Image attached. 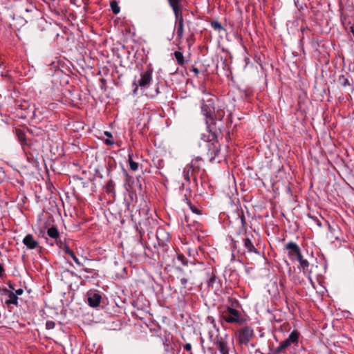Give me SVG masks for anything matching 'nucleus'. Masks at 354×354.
Here are the masks:
<instances>
[{
	"mask_svg": "<svg viewBox=\"0 0 354 354\" xmlns=\"http://www.w3.org/2000/svg\"><path fill=\"white\" fill-rule=\"evenodd\" d=\"M214 110V97L210 94H207L205 97L202 100L201 112L205 116L207 128L212 138L203 135L199 145L207 149L206 156L210 162L215 160L221 151V145L218 138L221 137V124L218 123L216 127L215 122L212 119Z\"/></svg>",
	"mask_w": 354,
	"mask_h": 354,
	"instance_id": "f257e3e1",
	"label": "nucleus"
},
{
	"mask_svg": "<svg viewBox=\"0 0 354 354\" xmlns=\"http://www.w3.org/2000/svg\"><path fill=\"white\" fill-rule=\"evenodd\" d=\"M203 161L202 158L198 156L195 158L192 159L189 164H187L185 168L183 169V175L184 180L188 183H191V179L192 178L194 185L196 189V191L199 192L200 195H203L205 194V192L202 189H200L198 187V177H200L201 181V187L203 189H205V186L207 185L209 189H211L210 185L203 180V176L205 174V170L203 168ZM205 194H207V192H205Z\"/></svg>",
	"mask_w": 354,
	"mask_h": 354,
	"instance_id": "f03ea898",
	"label": "nucleus"
},
{
	"mask_svg": "<svg viewBox=\"0 0 354 354\" xmlns=\"http://www.w3.org/2000/svg\"><path fill=\"white\" fill-rule=\"evenodd\" d=\"M254 236L252 234H248L247 232L243 233L242 242H243V248H241L238 246V241L235 240L234 238H231V249L232 252V255L234 252L236 251L238 253L241 254H245V252L248 253H254L259 254V251L255 248L253 240Z\"/></svg>",
	"mask_w": 354,
	"mask_h": 354,
	"instance_id": "7ed1b4c3",
	"label": "nucleus"
},
{
	"mask_svg": "<svg viewBox=\"0 0 354 354\" xmlns=\"http://www.w3.org/2000/svg\"><path fill=\"white\" fill-rule=\"evenodd\" d=\"M221 322H225L228 324H236L244 325L246 322L245 319L243 317L241 313L232 307H226L220 313Z\"/></svg>",
	"mask_w": 354,
	"mask_h": 354,
	"instance_id": "20e7f679",
	"label": "nucleus"
},
{
	"mask_svg": "<svg viewBox=\"0 0 354 354\" xmlns=\"http://www.w3.org/2000/svg\"><path fill=\"white\" fill-rule=\"evenodd\" d=\"M300 333L297 330H294L289 335L288 337L284 341L281 342L279 345L273 351L272 354L284 353L286 350L291 345L297 346Z\"/></svg>",
	"mask_w": 354,
	"mask_h": 354,
	"instance_id": "39448f33",
	"label": "nucleus"
},
{
	"mask_svg": "<svg viewBox=\"0 0 354 354\" xmlns=\"http://www.w3.org/2000/svg\"><path fill=\"white\" fill-rule=\"evenodd\" d=\"M16 136L27 157L28 158L29 155L32 156L30 150L32 149L35 141L32 139L27 138L25 132L19 129H16Z\"/></svg>",
	"mask_w": 354,
	"mask_h": 354,
	"instance_id": "423d86ee",
	"label": "nucleus"
},
{
	"mask_svg": "<svg viewBox=\"0 0 354 354\" xmlns=\"http://www.w3.org/2000/svg\"><path fill=\"white\" fill-rule=\"evenodd\" d=\"M254 335V330L250 326H244L235 333L236 339L240 345L247 346Z\"/></svg>",
	"mask_w": 354,
	"mask_h": 354,
	"instance_id": "0eeeda50",
	"label": "nucleus"
},
{
	"mask_svg": "<svg viewBox=\"0 0 354 354\" xmlns=\"http://www.w3.org/2000/svg\"><path fill=\"white\" fill-rule=\"evenodd\" d=\"M183 0H168V3L171 8L174 17L175 25H184V18L183 15Z\"/></svg>",
	"mask_w": 354,
	"mask_h": 354,
	"instance_id": "6e6552de",
	"label": "nucleus"
},
{
	"mask_svg": "<svg viewBox=\"0 0 354 354\" xmlns=\"http://www.w3.org/2000/svg\"><path fill=\"white\" fill-rule=\"evenodd\" d=\"M13 1L15 3V8L21 14H28L37 11L32 0H13Z\"/></svg>",
	"mask_w": 354,
	"mask_h": 354,
	"instance_id": "1a4fd4ad",
	"label": "nucleus"
},
{
	"mask_svg": "<svg viewBox=\"0 0 354 354\" xmlns=\"http://www.w3.org/2000/svg\"><path fill=\"white\" fill-rule=\"evenodd\" d=\"M213 343L216 346L221 354H229L230 346L228 342V335H217L213 339Z\"/></svg>",
	"mask_w": 354,
	"mask_h": 354,
	"instance_id": "9d476101",
	"label": "nucleus"
},
{
	"mask_svg": "<svg viewBox=\"0 0 354 354\" xmlns=\"http://www.w3.org/2000/svg\"><path fill=\"white\" fill-rule=\"evenodd\" d=\"M149 209H142V211L139 210V214H141V212H142L143 215L145 216L144 218H140L139 219L135 218V221L138 222V223L141 226L143 225L146 230L149 232H151V230L155 227V226L157 224V221L156 219H153V218L147 216Z\"/></svg>",
	"mask_w": 354,
	"mask_h": 354,
	"instance_id": "9b49d317",
	"label": "nucleus"
},
{
	"mask_svg": "<svg viewBox=\"0 0 354 354\" xmlns=\"http://www.w3.org/2000/svg\"><path fill=\"white\" fill-rule=\"evenodd\" d=\"M152 68H149L145 71L141 73L140 80L138 81V84H136L135 82H133V84L136 85V88L133 90L134 93H136L138 86H140L141 88H147L149 86L152 80Z\"/></svg>",
	"mask_w": 354,
	"mask_h": 354,
	"instance_id": "f8f14e48",
	"label": "nucleus"
},
{
	"mask_svg": "<svg viewBox=\"0 0 354 354\" xmlns=\"http://www.w3.org/2000/svg\"><path fill=\"white\" fill-rule=\"evenodd\" d=\"M284 250L288 251V257L291 260H296L301 257V252L298 245L294 242H289L284 246Z\"/></svg>",
	"mask_w": 354,
	"mask_h": 354,
	"instance_id": "ddd939ff",
	"label": "nucleus"
},
{
	"mask_svg": "<svg viewBox=\"0 0 354 354\" xmlns=\"http://www.w3.org/2000/svg\"><path fill=\"white\" fill-rule=\"evenodd\" d=\"M225 115V109L223 108H217L216 110H214L212 114V119L215 122L216 126L217 124L221 123V136H223V131L224 129V122L223 121V119Z\"/></svg>",
	"mask_w": 354,
	"mask_h": 354,
	"instance_id": "4468645a",
	"label": "nucleus"
},
{
	"mask_svg": "<svg viewBox=\"0 0 354 354\" xmlns=\"http://www.w3.org/2000/svg\"><path fill=\"white\" fill-rule=\"evenodd\" d=\"M102 299L101 295L95 292H88L87 293V303L91 307L99 306Z\"/></svg>",
	"mask_w": 354,
	"mask_h": 354,
	"instance_id": "2eb2a0df",
	"label": "nucleus"
},
{
	"mask_svg": "<svg viewBox=\"0 0 354 354\" xmlns=\"http://www.w3.org/2000/svg\"><path fill=\"white\" fill-rule=\"evenodd\" d=\"M22 242L29 250H34L39 246V242L35 240L33 235L30 234H27L24 238Z\"/></svg>",
	"mask_w": 354,
	"mask_h": 354,
	"instance_id": "dca6fc26",
	"label": "nucleus"
},
{
	"mask_svg": "<svg viewBox=\"0 0 354 354\" xmlns=\"http://www.w3.org/2000/svg\"><path fill=\"white\" fill-rule=\"evenodd\" d=\"M3 292L4 295H7L8 297V299L6 301V304L7 306H9L10 304H14L16 306H19L18 297L16 296V294H15L13 291L8 289H4Z\"/></svg>",
	"mask_w": 354,
	"mask_h": 354,
	"instance_id": "f3484780",
	"label": "nucleus"
},
{
	"mask_svg": "<svg viewBox=\"0 0 354 354\" xmlns=\"http://www.w3.org/2000/svg\"><path fill=\"white\" fill-rule=\"evenodd\" d=\"M123 173L125 177L124 188L126 190H131L132 188H134V178L129 174L125 169H123Z\"/></svg>",
	"mask_w": 354,
	"mask_h": 354,
	"instance_id": "a211bd4d",
	"label": "nucleus"
},
{
	"mask_svg": "<svg viewBox=\"0 0 354 354\" xmlns=\"http://www.w3.org/2000/svg\"><path fill=\"white\" fill-rule=\"evenodd\" d=\"M207 277L208 280L207 281V287L209 288L214 289L215 285L217 283V277L213 271L207 270L206 272Z\"/></svg>",
	"mask_w": 354,
	"mask_h": 354,
	"instance_id": "6ab92c4d",
	"label": "nucleus"
},
{
	"mask_svg": "<svg viewBox=\"0 0 354 354\" xmlns=\"http://www.w3.org/2000/svg\"><path fill=\"white\" fill-rule=\"evenodd\" d=\"M115 183L113 180H109L105 186V192L107 194H109L112 196L113 198L115 197Z\"/></svg>",
	"mask_w": 354,
	"mask_h": 354,
	"instance_id": "aec40b11",
	"label": "nucleus"
},
{
	"mask_svg": "<svg viewBox=\"0 0 354 354\" xmlns=\"http://www.w3.org/2000/svg\"><path fill=\"white\" fill-rule=\"evenodd\" d=\"M47 234L52 239H58L59 232L55 226H52L47 230Z\"/></svg>",
	"mask_w": 354,
	"mask_h": 354,
	"instance_id": "412c9836",
	"label": "nucleus"
},
{
	"mask_svg": "<svg viewBox=\"0 0 354 354\" xmlns=\"http://www.w3.org/2000/svg\"><path fill=\"white\" fill-rule=\"evenodd\" d=\"M338 83L344 87L348 86L351 85V81L348 80V77L344 75H339L338 77Z\"/></svg>",
	"mask_w": 354,
	"mask_h": 354,
	"instance_id": "4be33fe9",
	"label": "nucleus"
},
{
	"mask_svg": "<svg viewBox=\"0 0 354 354\" xmlns=\"http://www.w3.org/2000/svg\"><path fill=\"white\" fill-rule=\"evenodd\" d=\"M174 256L176 257V261H175V259L173 260L174 265L176 264V261L180 262L183 266L187 265L188 261L186 259V258L183 254H178L177 252H175Z\"/></svg>",
	"mask_w": 354,
	"mask_h": 354,
	"instance_id": "5701e85b",
	"label": "nucleus"
},
{
	"mask_svg": "<svg viewBox=\"0 0 354 354\" xmlns=\"http://www.w3.org/2000/svg\"><path fill=\"white\" fill-rule=\"evenodd\" d=\"M175 30L176 32V39L179 41L181 40L183 37L184 25H175Z\"/></svg>",
	"mask_w": 354,
	"mask_h": 354,
	"instance_id": "b1692460",
	"label": "nucleus"
},
{
	"mask_svg": "<svg viewBox=\"0 0 354 354\" xmlns=\"http://www.w3.org/2000/svg\"><path fill=\"white\" fill-rule=\"evenodd\" d=\"M174 55L176 59L177 63L180 66H183L185 64V62L184 56H183V53L180 51H175Z\"/></svg>",
	"mask_w": 354,
	"mask_h": 354,
	"instance_id": "393cba45",
	"label": "nucleus"
},
{
	"mask_svg": "<svg viewBox=\"0 0 354 354\" xmlns=\"http://www.w3.org/2000/svg\"><path fill=\"white\" fill-rule=\"evenodd\" d=\"M239 216L240 217L241 223V228L240 232H242L243 233V232L245 233V232H247L246 221H245V218L243 212H242L241 214H239Z\"/></svg>",
	"mask_w": 354,
	"mask_h": 354,
	"instance_id": "a878e982",
	"label": "nucleus"
},
{
	"mask_svg": "<svg viewBox=\"0 0 354 354\" xmlns=\"http://www.w3.org/2000/svg\"><path fill=\"white\" fill-rule=\"evenodd\" d=\"M110 6H111V9L112 12L115 15H117L120 12V7L118 4V2L116 1H115V0L111 1L110 3Z\"/></svg>",
	"mask_w": 354,
	"mask_h": 354,
	"instance_id": "bb28decb",
	"label": "nucleus"
},
{
	"mask_svg": "<svg viewBox=\"0 0 354 354\" xmlns=\"http://www.w3.org/2000/svg\"><path fill=\"white\" fill-rule=\"evenodd\" d=\"M128 162H129V164L130 169L132 171L138 170V164L133 160L132 155L131 154H129Z\"/></svg>",
	"mask_w": 354,
	"mask_h": 354,
	"instance_id": "cd10ccee",
	"label": "nucleus"
},
{
	"mask_svg": "<svg viewBox=\"0 0 354 354\" xmlns=\"http://www.w3.org/2000/svg\"><path fill=\"white\" fill-rule=\"evenodd\" d=\"M297 260L299 261L301 268L305 270L309 267V262L306 259H304L302 254L301 257H298Z\"/></svg>",
	"mask_w": 354,
	"mask_h": 354,
	"instance_id": "c85d7f7f",
	"label": "nucleus"
},
{
	"mask_svg": "<svg viewBox=\"0 0 354 354\" xmlns=\"http://www.w3.org/2000/svg\"><path fill=\"white\" fill-rule=\"evenodd\" d=\"M128 192L129 198L131 202H133L135 201H137V194L135 188H132L131 190H126Z\"/></svg>",
	"mask_w": 354,
	"mask_h": 354,
	"instance_id": "c756f323",
	"label": "nucleus"
},
{
	"mask_svg": "<svg viewBox=\"0 0 354 354\" xmlns=\"http://www.w3.org/2000/svg\"><path fill=\"white\" fill-rule=\"evenodd\" d=\"M185 199L187 201V203L188 204V205L192 212H194L196 214H198V215L201 214V210L197 207L192 205L191 201L187 198H185Z\"/></svg>",
	"mask_w": 354,
	"mask_h": 354,
	"instance_id": "7c9ffc66",
	"label": "nucleus"
},
{
	"mask_svg": "<svg viewBox=\"0 0 354 354\" xmlns=\"http://www.w3.org/2000/svg\"><path fill=\"white\" fill-rule=\"evenodd\" d=\"M81 271L85 272L91 274L92 277H95L97 275V271L94 269L85 268H82L81 270Z\"/></svg>",
	"mask_w": 354,
	"mask_h": 354,
	"instance_id": "2f4dec72",
	"label": "nucleus"
},
{
	"mask_svg": "<svg viewBox=\"0 0 354 354\" xmlns=\"http://www.w3.org/2000/svg\"><path fill=\"white\" fill-rule=\"evenodd\" d=\"M211 26L215 30H221L223 29V26L221 24L220 22L218 21H213L211 22Z\"/></svg>",
	"mask_w": 354,
	"mask_h": 354,
	"instance_id": "473e14b6",
	"label": "nucleus"
},
{
	"mask_svg": "<svg viewBox=\"0 0 354 354\" xmlns=\"http://www.w3.org/2000/svg\"><path fill=\"white\" fill-rule=\"evenodd\" d=\"M62 250L64 251L65 254L68 256H71L74 252L72 250L70 249V248L66 243L64 245H63Z\"/></svg>",
	"mask_w": 354,
	"mask_h": 354,
	"instance_id": "72a5a7b5",
	"label": "nucleus"
},
{
	"mask_svg": "<svg viewBox=\"0 0 354 354\" xmlns=\"http://www.w3.org/2000/svg\"><path fill=\"white\" fill-rule=\"evenodd\" d=\"M55 326V323L53 321L48 320L46 323V328L48 330L53 329Z\"/></svg>",
	"mask_w": 354,
	"mask_h": 354,
	"instance_id": "f704fd0d",
	"label": "nucleus"
},
{
	"mask_svg": "<svg viewBox=\"0 0 354 354\" xmlns=\"http://www.w3.org/2000/svg\"><path fill=\"white\" fill-rule=\"evenodd\" d=\"M229 301L231 304L230 307L234 308H235L236 307H238V306L239 304L238 300H236V299L230 298Z\"/></svg>",
	"mask_w": 354,
	"mask_h": 354,
	"instance_id": "c9c22d12",
	"label": "nucleus"
},
{
	"mask_svg": "<svg viewBox=\"0 0 354 354\" xmlns=\"http://www.w3.org/2000/svg\"><path fill=\"white\" fill-rule=\"evenodd\" d=\"M70 257L73 259V260L75 261V263L77 265H78L79 266H83V263H81V262L79 261L78 258L76 257V255L75 254V253H74V252H73V254H71Z\"/></svg>",
	"mask_w": 354,
	"mask_h": 354,
	"instance_id": "e433bc0d",
	"label": "nucleus"
},
{
	"mask_svg": "<svg viewBox=\"0 0 354 354\" xmlns=\"http://www.w3.org/2000/svg\"><path fill=\"white\" fill-rule=\"evenodd\" d=\"M56 245L62 249L63 248V245L66 244V243L61 240L60 236H59L58 239H55Z\"/></svg>",
	"mask_w": 354,
	"mask_h": 354,
	"instance_id": "4c0bfd02",
	"label": "nucleus"
},
{
	"mask_svg": "<svg viewBox=\"0 0 354 354\" xmlns=\"http://www.w3.org/2000/svg\"><path fill=\"white\" fill-rule=\"evenodd\" d=\"M207 319L210 322V323L212 324V326L214 328H216V330H218V328H217V326H216L214 319L212 317H209V316L207 317Z\"/></svg>",
	"mask_w": 354,
	"mask_h": 354,
	"instance_id": "58836bf2",
	"label": "nucleus"
},
{
	"mask_svg": "<svg viewBox=\"0 0 354 354\" xmlns=\"http://www.w3.org/2000/svg\"><path fill=\"white\" fill-rule=\"evenodd\" d=\"M194 35L192 34L189 37L187 38V42L188 43L189 47H190L191 45L194 43Z\"/></svg>",
	"mask_w": 354,
	"mask_h": 354,
	"instance_id": "ea45409f",
	"label": "nucleus"
},
{
	"mask_svg": "<svg viewBox=\"0 0 354 354\" xmlns=\"http://www.w3.org/2000/svg\"><path fill=\"white\" fill-rule=\"evenodd\" d=\"M187 281H188V279L186 278V277H182L180 279V283L181 285L185 288L186 287V285L187 283Z\"/></svg>",
	"mask_w": 354,
	"mask_h": 354,
	"instance_id": "a19ab883",
	"label": "nucleus"
},
{
	"mask_svg": "<svg viewBox=\"0 0 354 354\" xmlns=\"http://www.w3.org/2000/svg\"><path fill=\"white\" fill-rule=\"evenodd\" d=\"M184 348L187 351H189V352H191L192 351V345L191 344L189 343H187L186 344L184 345ZM192 354V353H190Z\"/></svg>",
	"mask_w": 354,
	"mask_h": 354,
	"instance_id": "79ce46f5",
	"label": "nucleus"
},
{
	"mask_svg": "<svg viewBox=\"0 0 354 354\" xmlns=\"http://www.w3.org/2000/svg\"><path fill=\"white\" fill-rule=\"evenodd\" d=\"M23 292H24V290L22 288H19L17 290H15V292H14V293L16 294V296L17 297L18 295H22Z\"/></svg>",
	"mask_w": 354,
	"mask_h": 354,
	"instance_id": "37998d69",
	"label": "nucleus"
},
{
	"mask_svg": "<svg viewBox=\"0 0 354 354\" xmlns=\"http://www.w3.org/2000/svg\"><path fill=\"white\" fill-rule=\"evenodd\" d=\"M192 71L194 73L195 75L196 76H198V74L200 73V71L198 69V68L196 67H194L193 66L192 68Z\"/></svg>",
	"mask_w": 354,
	"mask_h": 354,
	"instance_id": "c03bdc74",
	"label": "nucleus"
},
{
	"mask_svg": "<svg viewBox=\"0 0 354 354\" xmlns=\"http://www.w3.org/2000/svg\"><path fill=\"white\" fill-rule=\"evenodd\" d=\"M18 106H20L21 109H26L27 107H28V102H24V104H17Z\"/></svg>",
	"mask_w": 354,
	"mask_h": 354,
	"instance_id": "a18cd8bd",
	"label": "nucleus"
},
{
	"mask_svg": "<svg viewBox=\"0 0 354 354\" xmlns=\"http://www.w3.org/2000/svg\"><path fill=\"white\" fill-rule=\"evenodd\" d=\"M5 270L3 264L0 263V277H2L4 274Z\"/></svg>",
	"mask_w": 354,
	"mask_h": 354,
	"instance_id": "49530a36",
	"label": "nucleus"
},
{
	"mask_svg": "<svg viewBox=\"0 0 354 354\" xmlns=\"http://www.w3.org/2000/svg\"><path fill=\"white\" fill-rule=\"evenodd\" d=\"M104 143L107 145H113L114 142L113 140H109V139H106L105 141H104Z\"/></svg>",
	"mask_w": 354,
	"mask_h": 354,
	"instance_id": "de8ad7c7",
	"label": "nucleus"
},
{
	"mask_svg": "<svg viewBox=\"0 0 354 354\" xmlns=\"http://www.w3.org/2000/svg\"><path fill=\"white\" fill-rule=\"evenodd\" d=\"M8 286L11 289L10 290H12V291L15 290V287H14V284L9 283Z\"/></svg>",
	"mask_w": 354,
	"mask_h": 354,
	"instance_id": "09e8293b",
	"label": "nucleus"
},
{
	"mask_svg": "<svg viewBox=\"0 0 354 354\" xmlns=\"http://www.w3.org/2000/svg\"><path fill=\"white\" fill-rule=\"evenodd\" d=\"M138 187L140 189H142V184L140 183L138 179Z\"/></svg>",
	"mask_w": 354,
	"mask_h": 354,
	"instance_id": "8fccbe9b",
	"label": "nucleus"
},
{
	"mask_svg": "<svg viewBox=\"0 0 354 354\" xmlns=\"http://www.w3.org/2000/svg\"><path fill=\"white\" fill-rule=\"evenodd\" d=\"M105 135L107 136L108 137H111L112 136L111 133L110 132H107V131L105 132Z\"/></svg>",
	"mask_w": 354,
	"mask_h": 354,
	"instance_id": "3c124183",
	"label": "nucleus"
},
{
	"mask_svg": "<svg viewBox=\"0 0 354 354\" xmlns=\"http://www.w3.org/2000/svg\"><path fill=\"white\" fill-rule=\"evenodd\" d=\"M317 225L321 227L322 226V223L319 221H317Z\"/></svg>",
	"mask_w": 354,
	"mask_h": 354,
	"instance_id": "603ef678",
	"label": "nucleus"
},
{
	"mask_svg": "<svg viewBox=\"0 0 354 354\" xmlns=\"http://www.w3.org/2000/svg\"><path fill=\"white\" fill-rule=\"evenodd\" d=\"M163 344H164L165 345V346L167 347L166 350H167V347H168L169 344H167V343H165V342H164Z\"/></svg>",
	"mask_w": 354,
	"mask_h": 354,
	"instance_id": "864d4df0",
	"label": "nucleus"
},
{
	"mask_svg": "<svg viewBox=\"0 0 354 354\" xmlns=\"http://www.w3.org/2000/svg\"><path fill=\"white\" fill-rule=\"evenodd\" d=\"M71 274H72V275H75V276H77V274H76L74 272H73V271H71Z\"/></svg>",
	"mask_w": 354,
	"mask_h": 354,
	"instance_id": "5fc2aeb1",
	"label": "nucleus"
},
{
	"mask_svg": "<svg viewBox=\"0 0 354 354\" xmlns=\"http://www.w3.org/2000/svg\"><path fill=\"white\" fill-rule=\"evenodd\" d=\"M178 270L179 271H180V272H183V269H182V268H178Z\"/></svg>",
	"mask_w": 354,
	"mask_h": 354,
	"instance_id": "6e6d98bb",
	"label": "nucleus"
},
{
	"mask_svg": "<svg viewBox=\"0 0 354 354\" xmlns=\"http://www.w3.org/2000/svg\"><path fill=\"white\" fill-rule=\"evenodd\" d=\"M209 337H210V339H212V335L211 334V332H209Z\"/></svg>",
	"mask_w": 354,
	"mask_h": 354,
	"instance_id": "4d7b16f0",
	"label": "nucleus"
}]
</instances>
